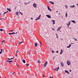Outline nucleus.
Returning <instances> with one entry per match:
<instances>
[{
	"mask_svg": "<svg viewBox=\"0 0 78 78\" xmlns=\"http://www.w3.org/2000/svg\"><path fill=\"white\" fill-rule=\"evenodd\" d=\"M41 15H40L36 19H35V20H39L41 17Z\"/></svg>",
	"mask_w": 78,
	"mask_h": 78,
	"instance_id": "1",
	"label": "nucleus"
},
{
	"mask_svg": "<svg viewBox=\"0 0 78 78\" xmlns=\"http://www.w3.org/2000/svg\"><path fill=\"white\" fill-rule=\"evenodd\" d=\"M6 62H8L9 64H11V62H12V60H7L6 61Z\"/></svg>",
	"mask_w": 78,
	"mask_h": 78,
	"instance_id": "2",
	"label": "nucleus"
},
{
	"mask_svg": "<svg viewBox=\"0 0 78 78\" xmlns=\"http://www.w3.org/2000/svg\"><path fill=\"white\" fill-rule=\"evenodd\" d=\"M47 63H48V62H47L46 61L45 62V63H44V67H46L47 65Z\"/></svg>",
	"mask_w": 78,
	"mask_h": 78,
	"instance_id": "3",
	"label": "nucleus"
},
{
	"mask_svg": "<svg viewBox=\"0 0 78 78\" xmlns=\"http://www.w3.org/2000/svg\"><path fill=\"white\" fill-rule=\"evenodd\" d=\"M66 63L68 66H70V64H71V63H70V62L69 61H67Z\"/></svg>",
	"mask_w": 78,
	"mask_h": 78,
	"instance_id": "4",
	"label": "nucleus"
},
{
	"mask_svg": "<svg viewBox=\"0 0 78 78\" xmlns=\"http://www.w3.org/2000/svg\"><path fill=\"white\" fill-rule=\"evenodd\" d=\"M46 17H47L48 18H49V19H51V16H50V15H46Z\"/></svg>",
	"mask_w": 78,
	"mask_h": 78,
	"instance_id": "5",
	"label": "nucleus"
},
{
	"mask_svg": "<svg viewBox=\"0 0 78 78\" xmlns=\"http://www.w3.org/2000/svg\"><path fill=\"white\" fill-rule=\"evenodd\" d=\"M61 27H59L57 30V31H59L61 30Z\"/></svg>",
	"mask_w": 78,
	"mask_h": 78,
	"instance_id": "6",
	"label": "nucleus"
},
{
	"mask_svg": "<svg viewBox=\"0 0 78 78\" xmlns=\"http://www.w3.org/2000/svg\"><path fill=\"white\" fill-rule=\"evenodd\" d=\"M59 66H58V68H55L54 69V70H56V71H58V70H59Z\"/></svg>",
	"mask_w": 78,
	"mask_h": 78,
	"instance_id": "7",
	"label": "nucleus"
},
{
	"mask_svg": "<svg viewBox=\"0 0 78 78\" xmlns=\"http://www.w3.org/2000/svg\"><path fill=\"white\" fill-rule=\"evenodd\" d=\"M33 6L34 8H36V6H37V5H36V4L34 3L33 4Z\"/></svg>",
	"mask_w": 78,
	"mask_h": 78,
	"instance_id": "8",
	"label": "nucleus"
},
{
	"mask_svg": "<svg viewBox=\"0 0 78 78\" xmlns=\"http://www.w3.org/2000/svg\"><path fill=\"white\" fill-rule=\"evenodd\" d=\"M51 22H53L52 23V25H54V24H55V21L54 20H51Z\"/></svg>",
	"mask_w": 78,
	"mask_h": 78,
	"instance_id": "9",
	"label": "nucleus"
},
{
	"mask_svg": "<svg viewBox=\"0 0 78 78\" xmlns=\"http://www.w3.org/2000/svg\"><path fill=\"white\" fill-rule=\"evenodd\" d=\"M47 8H48V10H49V11H51V9H50V7H49V6H47Z\"/></svg>",
	"mask_w": 78,
	"mask_h": 78,
	"instance_id": "10",
	"label": "nucleus"
},
{
	"mask_svg": "<svg viewBox=\"0 0 78 78\" xmlns=\"http://www.w3.org/2000/svg\"><path fill=\"white\" fill-rule=\"evenodd\" d=\"M72 45V44H70L69 45V46H67V48H70V47H71Z\"/></svg>",
	"mask_w": 78,
	"mask_h": 78,
	"instance_id": "11",
	"label": "nucleus"
},
{
	"mask_svg": "<svg viewBox=\"0 0 78 78\" xmlns=\"http://www.w3.org/2000/svg\"><path fill=\"white\" fill-rule=\"evenodd\" d=\"M16 34V33L14 32H12V33H9V35H11V34Z\"/></svg>",
	"mask_w": 78,
	"mask_h": 78,
	"instance_id": "12",
	"label": "nucleus"
},
{
	"mask_svg": "<svg viewBox=\"0 0 78 78\" xmlns=\"http://www.w3.org/2000/svg\"><path fill=\"white\" fill-rule=\"evenodd\" d=\"M61 65L62 67H64V63H63V62H61Z\"/></svg>",
	"mask_w": 78,
	"mask_h": 78,
	"instance_id": "13",
	"label": "nucleus"
},
{
	"mask_svg": "<svg viewBox=\"0 0 78 78\" xmlns=\"http://www.w3.org/2000/svg\"><path fill=\"white\" fill-rule=\"evenodd\" d=\"M62 53H63V50L62 49H61V52L60 53V55H61V54H62Z\"/></svg>",
	"mask_w": 78,
	"mask_h": 78,
	"instance_id": "14",
	"label": "nucleus"
},
{
	"mask_svg": "<svg viewBox=\"0 0 78 78\" xmlns=\"http://www.w3.org/2000/svg\"><path fill=\"white\" fill-rule=\"evenodd\" d=\"M65 73H67L68 74H70V73H69V71L67 70H65Z\"/></svg>",
	"mask_w": 78,
	"mask_h": 78,
	"instance_id": "15",
	"label": "nucleus"
},
{
	"mask_svg": "<svg viewBox=\"0 0 78 78\" xmlns=\"http://www.w3.org/2000/svg\"><path fill=\"white\" fill-rule=\"evenodd\" d=\"M7 9L8 11H9V12H11V9H10L7 8Z\"/></svg>",
	"mask_w": 78,
	"mask_h": 78,
	"instance_id": "16",
	"label": "nucleus"
},
{
	"mask_svg": "<svg viewBox=\"0 0 78 78\" xmlns=\"http://www.w3.org/2000/svg\"><path fill=\"white\" fill-rule=\"evenodd\" d=\"M35 46L36 47H37V43H34Z\"/></svg>",
	"mask_w": 78,
	"mask_h": 78,
	"instance_id": "17",
	"label": "nucleus"
},
{
	"mask_svg": "<svg viewBox=\"0 0 78 78\" xmlns=\"http://www.w3.org/2000/svg\"><path fill=\"white\" fill-rule=\"evenodd\" d=\"M49 2L50 3H51V4H52V5H54V2L51 1H49Z\"/></svg>",
	"mask_w": 78,
	"mask_h": 78,
	"instance_id": "18",
	"label": "nucleus"
},
{
	"mask_svg": "<svg viewBox=\"0 0 78 78\" xmlns=\"http://www.w3.org/2000/svg\"><path fill=\"white\" fill-rule=\"evenodd\" d=\"M71 22H73V23H76V22H75V21L74 20H71Z\"/></svg>",
	"mask_w": 78,
	"mask_h": 78,
	"instance_id": "19",
	"label": "nucleus"
},
{
	"mask_svg": "<svg viewBox=\"0 0 78 78\" xmlns=\"http://www.w3.org/2000/svg\"><path fill=\"white\" fill-rule=\"evenodd\" d=\"M2 50H3V49H1V51H0V54H2Z\"/></svg>",
	"mask_w": 78,
	"mask_h": 78,
	"instance_id": "20",
	"label": "nucleus"
},
{
	"mask_svg": "<svg viewBox=\"0 0 78 78\" xmlns=\"http://www.w3.org/2000/svg\"><path fill=\"white\" fill-rule=\"evenodd\" d=\"M22 61L24 64H25V60L24 59H23Z\"/></svg>",
	"mask_w": 78,
	"mask_h": 78,
	"instance_id": "21",
	"label": "nucleus"
},
{
	"mask_svg": "<svg viewBox=\"0 0 78 78\" xmlns=\"http://www.w3.org/2000/svg\"><path fill=\"white\" fill-rule=\"evenodd\" d=\"M70 7L71 8H73V7H75V5H73V6L70 5Z\"/></svg>",
	"mask_w": 78,
	"mask_h": 78,
	"instance_id": "22",
	"label": "nucleus"
},
{
	"mask_svg": "<svg viewBox=\"0 0 78 78\" xmlns=\"http://www.w3.org/2000/svg\"><path fill=\"white\" fill-rule=\"evenodd\" d=\"M67 12H66V17H67Z\"/></svg>",
	"mask_w": 78,
	"mask_h": 78,
	"instance_id": "23",
	"label": "nucleus"
},
{
	"mask_svg": "<svg viewBox=\"0 0 78 78\" xmlns=\"http://www.w3.org/2000/svg\"><path fill=\"white\" fill-rule=\"evenodd\" d=\"M3 29H1L0 30V31H3Z\"/></svg>",
	"mask_w": 78,
	"mask_h": 78,
	"instance_id": "24",
	"label": "nucleus"
},
{
	"mask_svg": "<svg viewBox=\"0 0 78 78\" xmlns=\"http://www.w3.org/2000/svg\"><path fill=\"white\" fill-rule=\"evenodd\" d=\"M19 13V12H16V16H18V13Z\"/></svg>",
	"mask_w": 78,
	"mask_h": 78,
	"instance_id": "25",
	"label": "nucleus"
},
{
	"mask_svg": "<svg viewBox=\"0 0 78 78\" xmlns=\"http://www.w3.org/2000/svg\"><path fill=\"white\" fill-rule=\"evenodd\" d=\"M38 63H41V61H40L39 60H38Z\"/></svg>",
	"mask_w": 78,
	"mask_h": 78,
	"instance_id": "26",
	"label": "nucleus"
},
{
	"mask_svg": "<svg viewBox=\"0 0 78 78\" xmlns=\"http://www.w3.org/2000/svg\"><path fill=\"white\" fill-rule=\"evenodd\" d=\"M66 8V9H67V6L66 5H65V6Z\"/></svg>",
	"mask_w": 78,
	"mask_h": 78,
	"instance_id": "27",
	"label": "nucleus"
},
{
	"mask_svg": "<svg viewBox=\"0 0 78 78\" xmlns=\"http://www.w3.org/2000/svg\"><path fill=\"white\" fill-rule=\"evenodd\" d=\"M6 13V12H5L3 14V16H5V14Z\"/></svg>",
	"mask_w": 78,
	"mask_h": 78,
	"instance_id": "28",
	"label": "nucleus"
},
{
	"mask_svg": "<svg viewBox=\"0 0 78 78\" xmlns=\"http://www.w3.org/2000/svg\"><path fill=\"white\" fill-rule=\"evenodd\" d=\"M52 30H53V31H55V29L54 28H52Z\"/></svg>",
	"mask_w": 78,
	"mask_h": 78,
	"instance_id": "29",
	"label": "nucleus"
},
{
	"mask_svg": "<svg viewBox=\"0 0 78 78\" xmlns=\"http://www.w3.org/2000/svg\"><path fill=\"white\" fill-rule=\"evenodd\" d=\"M73 39H74V40H75V41H77V39L76 38H73Z\"/></svg>",
	"mask_w": 78,
	"mask_h": 78,
	"instance_id": "30",
	"label": "nucleus"
},
{
	"mask_svg": "<svg viewBox=\"0 0 78 78\" xmlns=\"http://www.w3.org/2000/svg\"><path fill=\"white\" fill-rule=\"evenodd\" d=\"M20 12V14H21V15H23V13H21V12Z\"/></svg>",
	"mask_w": 78,
	"mask_h": 78,
	"instance_id": "31",
	"label": "nucleus"
},
{
	"mask_svg": "<svg viewBox=\"0 0 78 78\" xmlns=\"http://www.w3.org/2000/svg\"><path fill=\"white\" fill-rule=\"evenodd\" d=\"M16 66H17V67H18V68H19V65H18V64H16Z\"/></svg>",
	"mask_w": 78,
	"mask_h": 78,
	"instance_id": "32",
	"label": "nucleus"
},
{
	"mask_svg": "<svg viewBox=\"0 0 78 78\" xmlns=\"http://www.w3.org/2000/svg\"><path fill=\"white\" fill-rule=\"evenodd\" d=\"M14 31L13 30H9V32H12V31Z\"/></svg>",
	"mask_w": 78,
	"mask_h": 78,
	"instance_id": "33",
	"label": "nucleus"
},
{
	"mask_svg": "<svg viewBox=\"0 0 78 78\" xmlns=\"http://www.w3.org/2000/svg\"><path fill=\"white\" fill-rule=\"evenodd\" d=\"M24 4L25 5H28V3H27L24 2Z\"/></svg>",
	"mask_w": 78,
	"mask_h": 78,
	"instance_id": "34",
	"label": "nucleus"
},
{
	"mask_svg": "<svg viewBox=\"0 0 78 78\" xmlns=\"http://www.w3.org/2000/svg\"><path fill=\"white\" fill-rule=\"evenodd\" d=\"M22 41H20V42H19V44H22Z\"/></svg>",
	"mask_w": 78,
	"mask_h": 78,
	"instance_id": "35",
	"label": "nucleus"
},
{
	"mask_svg": "<svg viewBox=\"0 0 78 78\" xmlns=\"http://www.w3.org/2000/svg\"><path fill=\"white\" fill-rule=\"evenodd\" d=\"M14 57H13L12 58H11L10 59V60H12V59H14Z\"/></svg>",
	"mask_w": 78,
	"mask_h": 78,
	"instance_id": "36",
	"label": "nucleus"
},
{
	"mask_svg": "<svg viewBox=\"0 0 78 78\" xmlns=\"http://www.w3.org/2000/svg\"><path fill=\"white\" fill-rule=\"evenodd\" d=\"M26 65L27 66H29V64H27Z\"/></svg>",
	"mask_w": 78,
	"mask_h": 78,
	"instance_id": "37",
	"label": "nucleus"
},
{
	"mask_svg": "<svg viewBox=\"0 0 78 78\" xmlns=\"http://www.w3.org/2000/svg\"><path fill=\"white\" fill-rule=\"evenodd\" d=\"M17 53H18V50H17L16 51V55H17Z\"/></svg>",
	"mask_w": 78,
	"mask_h": 78,
	"instance_id": "38",
	"label": "nucleus"
},
{
	"mask_svg": "<svg viewBox=\"0 0 78 78\" xmlns=\"http://www.w3.org/2000/svg\"><path fill=\"white\" fill-rule=\"evenodd\" d=\"M66 25H67L68 27H69V26H70V25H69L67 23L66 24Z\"/></svg>",
	"mask_w": 78,
	"mask_h": 78,
	"instance_id": "39",
	"label": "nucleus"
},
{
	"mask_svg": "<svg viewBox=\"0 0 78 78\" xmlns=\"http://www.w3.org/2000/svg\"><path fill=\"white\" fill-rule=\"evenodd\" d=\"M68 24V25H70V22H69Z\"/></svg>",
	"mask_w": 78,
	"mask_h": 78,
	"instance_id": "40",
	"label": "nucleus"
},
{
	"mask_svg": "<svg viewBox=\"0 0 78 78\" xmlns=\"http://www.w3.org/2000/svg\"><path fill=\"white\" fill-rule=\"evenodd\" d=\"M2 42H5V40H3Z\"/></svg>",
	"mask_w": 78,
	"mask_h": 78,
	"instance_id": "41",
	"label": "nucleus"
},
{
	"mask_svg": "<svg viewBox=\"0 0 78 78\" xmlns=\"http://www.w3.org/2000/svg\"><path fill=\"white\" fill-rule=\"evenodd\" d=\"M55 59V57H53V60H54V59Z\"/></svg>",
	"mask_w": 78,
	"mask_h": 78,
	"instance_id": "42",
	"label": "nucleus"
},
{
	"mask_svg": "<svg viewBox=\"0 0 78 78\" xmlns=\"http://www.w3.org/2000/svg\"><path fill=\"white\" fill-rule=\"evenodd\" d=\"M54 51L53 50H52V53H54Z\"/></svg>",
	"mask_w": 78,
	"mask_h": 78,
	"instance_id": "43",
	"label": "nucleus"
},
{
	"mask_svg": "<svg viewBox=\"0 0 78 78\" xmlns=\"http://www.w3.org/2000/svg\"><path fill=\"white\" fill-rule=\"evenodd\" d=\"M40 45H42V43H41V42L40 41Z\"/></svg>",
	"mask_w": 78,
	"mask_h": 78,
	"instance_id": "44",
	"label": "nucleus"
},
{
	"mask_svg": "<svg viewBox=\"0 0 78 78\" xmlns=\"http://www.w3.org/2000/svg\"><path fill=\"white\" fill-rule=\"evenodd\" d=\"M14 73H15V72H13V73L12 74V75H14Z\"/></svg>",
	"mask_w": 78,
	"mask_h": 78,
	"instance_id": "45",
	"label": "nucleus"
},
{
	"mask_svg": "<svg viewBox=\"0 0 78 78\" xmlns=\"http://www.w3.org/2000/svg\"><path fill=\"white\" fill-rule=\"evenodd\" d=\"M30 2H27V4H29V3H30Z\"/></svg>",
	"mask_w": 78,
	"mask_h": 78,
	"instance_id": "46",
	"label": "nucleus"
},
{
	"mask_svg": "<svg viewBox=\"0 0 78 78\" xmlns=\"http://www.w3.org/2000/svg\"><path fill=\"white\" fill-rule=\"evenodd\" d=\"M56 37L57 38H58V35L56 36Z\"/></svg>",
	"mask_w": 78,
	"mask_h": 78,
	"instance_id": "47",
	"label": "nucleus"
},
{
	"mask_svg": "<svg viewBox=\"0 0 78 78\" xmlns=\"http://www.w3.org/2000/svg\"><path fill=\"white\" fill-rule=\"evenodd\" d=\"M7 59H8V60H11V59H10V58H7Z\"/></svg>",
	"mask_w": 78,
	"mask_h": 78,
	"instance_id": "48",
	"label": "nucleus"
},
{
	"mask_svg": "<svg viewBox=\"0 0 78 78\" xmlns=\"http://www.w3.org/2000/svg\"><path fill=\"white\" fill-rule=\"evenodd\" d=\"M69 29H70V30H72V28L71 27H69Z\"/></svg>",
	"mask_w": 78,
	"mask_h": 78,
	"instance_id": "49",
	"label": "nucleus"
},
{
	"mask_svg": "<svg viewBox=\"0 0 78 78\" xmlns=\"http://www.w3.org/2000/svg\"><path fill=\"white\" fill-rule=\"evenodd\" d=\"M69 72H72V70L71 69L69 70Z\"/></svg>",
	"mask_w": 78,
	"mask_h": 78,
	"instance_id": "50",
	"label": "nucleus"
},
{
	"mask_svg": "<svg viewBox=\"0 0 78 78\" xmlns=\"http://www.w3.org/2000/svg\"><path fill=\"white\" fill-rule=\"evenodd\" d=\"M56 53H58V51H56Z\"/></svg>",
	"mask_w": 78,
	"mask_h": 78,
	"instance_id": "51",
	"label": "nucleus"
},
{
	"mask_svg": "<svg viewBox=\"0 0 78 78\" xmlns=\"http://www.w3.org/2000/svg\"><path fill=\"white\" fill-rule=\"evenodd\" d=\"M31 19L32 20H33V18H31Z\"/></svg>",
	"mask_w": 78,
	"mask_h": 78,
	"instance_id": "52",
	"label": "nucleus"
},
{
	"mask_svg": "<svg viewBox=\"0 0 78 78\" xmlns=\"http://www.w3.org/2000/svg\"><path fill=\"white\" fill-rule=\"evenodd\" d=\"M43 77H45V76L44 75H43Z\"/></svg>",
	"mask_w": 78,
	"mask_h": 78,
	"instance_id": "53",
	"label": "nucleus"
},
{
	"mask_svg": "<svg viewBox=\"0 0 78 78\" xmlns=\"http://www.w3.org/2000/svg\"><path fill=\"white\" fill-rule=\"evenodd\" d=\"M2 19H3V18H1L0 19V20H2Z\"/></svg>",
	"mask_w": 78,
	"mask_h": 78,
	"instance_id": "54",
	"label": "nucleus"
},
{
	"mask_svg": "<svg viewBox=\"0 0 78 78\" xmlns=\"http://www.w3.org/2000/svg\"><path fill=\"white\" fill-rule=\"evenodd\" d=\"M6 12V13H7L8 12V11H7L6 12Z\"/></svg>",
	"mask_w": 78,
	"mask_h": 78,
	"instance_id": "55",
	"label": "nucleus"
},
{
	"mask_svg": "<svg viewBox=\"0 0 78 78\" xmlns=\"http://www.w3.org/2000/svg\"><path fill=\"white\" fill-rule=\"evenodd\" d=\"M56 36H58V35H57V34H56Z\"/></svg>",
	"mask_w": 78,
	"mask_h": 78,
	"instance_id": "56",
	"label": "nucleus"
},
{
	"mask_svg": "<svg viewBox=\"0 0 78 78\" xmlns=\"http://www.w3.org/2000/svg\"><path fill=\"white\" fill-rule=\"evenodd\" d=\"M17 55L16 54V55H15V56H17Z\"/></svg>",
	"mask_w": 78,
	"mask_h": 78,
	"instance_id": "57",
	"label": "nucleus"
},
{
	"mask_svg": "<svg viewBox=\"0 0 78 78\" xmlns=\"http://www.w3.org/2000/svg\"><path fill=\"white\" fill-rule=\"evenodd\" d=\"M67 28H69V26H68V27H67Z\"/></svg>",
	"mask_w": 78,
	"mask_h": 78,
	"instance_id": "58",
	"label": "nucleus"
},
{
	"mask_svg": "<svg viewBox=\"0 0 78 78\" xmlns=\"http://www.w3.org/2000/svg\"><path fill=\"white\" fill-rule=\"evenodd\" d=\"M2 45L3 44V42H2Z\"/></svg>",
	"mask_w": 78,
	"mask_h": 78,
	"instance_id": "59",
	"label": "nucleus"
},
{
	"mask_svg": "<svg viewBox=\"0 0 78 78\" xmlns=\"http://www.w3.org/2000/svg\"><path fill=\"white\" fill-rule=\"evenodd\" d=\"M71 44H73V43H71Z\"/></svg>",
	"mask_w": 78,
	"mask_h": 78,
	"instance_id": "60",
	"label": "nucleus"
},
{
	"mask_svg": "<svg viewBox=\"0 0 78 78\" xmlns=\"http://www.w3.org/2000/svg\"><path fill=\"white\" fill-rule=\"evenodd\" d=\"M19 3H20V2H19Z\"/></svg>",
	"mask_w": 78,
	"mask_h": 78,
	"instance_id": "61",
	"label": "nucleus"
},
{
	"mask_svg": "<svg viewBox=\"0 0 78 78\" xmlns=\"http://www.w3.org/2000/svg\"><path fill=\"white\" fill-rule=\"evenodd\" d=\"M62 39H61V41H62Z\"/></svg>",
	"mask_w": 78,
	"mask_h": 78,
	"instance_id": "62",
	"label": "nucleus"
},
{
	"mask_svg": "<svg viewBox=\"0 0 78 78\" xmlns=\"http://www.w3.org/2000/svg\"><path fill=\"white\" fill-rule=\"evenodd\" d=\"M58 14H59V15H60V13H58Z\"/></svg>",
	"mask_w": 78,
	"mask_h": 78,
	"instance_id": "63",
	"label": "nucleus"
},
{
	"mask_svg": "<svg viewBox=\"0 0 78 78\" xmlns=\"http://www.w3.org/2000/svg\"><path fill=\"white\" fill-rule=\"evenodd\" d=\"M4 78H6V77H5Z\"/></svg>",
	"mask_w": 78,
	"mask_h": 78,
	"instance_id": "64",
	"label": "nucleus"
}]
</instances>
